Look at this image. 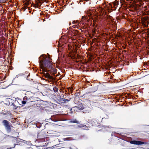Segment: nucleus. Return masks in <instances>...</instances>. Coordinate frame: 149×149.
<instances>
[{"mask_svg":"<svg viewBox=\"0 0 149 149\" xmlns=\"http://www.w3.org/2000/svg\"><path fill=\"white\" fill-rule=\"evenodd\" d=\"M39 62L42 69L44 70L45 68L50 67L52 64L49 58L44 55H42L39 58Z\"/></svg>","mask_w":149,"mask_h":149,"instance_id":"obj_1","label":"nucleus"},{"mask_svg":"<svg viewBox=\"0 0 149 149\" xmlns=\"http://www.w3.org/2000/svg\"><path fill=\"white\" fill-rule=\"evenodd\" d=\"M148 18L147 17H144L141 18V22L143 25L145 26H148Z\"/></svg>","mask_w":149,"mask_h":149,"instance_id":"obj_2","label":"nucleus"},{"mask_svg":"<svg viewBox=\"0 0 149 149\" xmlns=\"http://www.w3.org/2000/svg\"><path fill=\"white\" fill-rule=\"evenodd\" d=\"M130 143L131 144L135 145L148 144L147 142H144L138 141L133 140L131 141Z\"/></svg>","mask_w":149,"mask_h":149,"instance_id":"obj_3","label":"nucleus"},{"mask_svg":"<svg viewBox=\"0 0 149 149\" xmlns=\"http://www.w3.org/2000/svg\"><path fill=\"white\" fill-rule=\"evenodd\" d=\"M3 123L7 130H10V127L9 125L8 122L6 120H4L3 121Z\"/></svg>","mask_w":149,"mask_h":149,"instance_id":"obj_4","label":"nucleus"},{"mask_svg":"<svg viewBox=\"0 0 149 149\" xmlns=\"http://www.w3.org/2000/svg\"><path fill=\"white\" fill-rule=\"evenodd\" d=\"M77 106L79 110H82L84 109L82 104L81 103H79Z\"/></svg>","mask_w":149,"mask_h":149,"instance_id":"obj_5","label":"nucleus"},{"mask_svg":"<svg viewBox=\"0 0 149 149\" xmlns=\"http://www.w3.org/2000/svg\"><path fill=\"white\" fill-rule=\"evenodd\" d=\"M60 100L61 102L63 103H65L67 102H68L70 101L68 99H65V98H61L60 99Z\"/></svg>","mask_w":149,"mask_h":149,"instance_id":"obj_6","label":"nucleus"},{"mask_svg":"<svg viewBox=\"0 0 149 149\" xmlns=\"http://www.w3.org/2000/svg\"><path fill=\"white\" fill-rule=\"evenodd\" d=\"M45 76L46 77L49 79L50 80H52L53 79V77L48 74H45Z\"/></svg>","mask_w":149,"mask_h":149,"instance_id":"obj_7","label":"nucleus"},{"mask_svg":"<svg viewBox=\"0 0 149 149\" xmlns=\"http://www.w3.org/2000/svg\"><path fill=\"white\" fill-rule=\"evenodd\" d=\"M77 126L83 129L84 130H87L88 129L87 128V127L86 126V125H77Z\"/></svg>","mask_w":149,"mask_h":149,"instance_id":"obj_8","label":"nucleus"},{"mask_svg":"<svg viewBox=\"0 0 149 149\" xmlns=\"http://www.w3.org/2000/svg\"><path fill=\"white\" fill-rule=\"evenodd\" d=\"M70 122V123H74L79 124V122L77 121L76 119H74L73 120H71Z\"/></svg>","mask_w":149,"mask_h":149,"instance_id":"obj_9","label":"nucleus"},{"mask_svg":"<svg viewBox=\"0 0 149 149\" xmlns=\"http://www.w3.org/2000/svg\"><path fill=\"white\" fill-rule=\"evenodd\" d=\"M72 110H74V111H78L79 110L77 106L73 107L72 109Z\"/></svg>","mask_w":149,"mask_h":149,"instance_id":"obj_10","label":"nucleus"},{"mask_svg":"<svg viewBox=\"0 0 149 149\" xmlns=\"http://www.w3.org/2000/svg\"><path fill=\"white\" fill-rule=\"evenodd\" d=\"M53 90H54V91L55 92V93H56V92H57L58 91V89L56 88V87H55V88H53Z\"/></svg>","mask_w":149,"mask_h":149,"instance_id":"obj_11","label":"nucleus"},{"mask_svg":"<svg viewBox=\"0 0 149 149\" xmlns=\"http://www.w3.org/2000/svg\"><path fill=\"white\" fill-rule=\"evenodd\" d=\"M76 22L75 21H74L72 22V23L74 24H76Z\"/></svg>","mask_w":149,"mask_h":149,"instance_id":"obj_12","label":"nucleus"},{"mask_svg":"<svg viewBox=\"0 0 149 149\" xmlns=\"http://www.w3.org/2000/svg\"><path fill=\"white\" fill-rule=\"evenodd\" d=\"M26 102L25 101H24L22 102V104H26Z\"/></svg>","mask_w":149,"mask_h":149,"instance_id":"obj_13","label":"nucleus"},{"mask_svg":"<svg viewBox=\"0 0 149 149\" xmlns=\"http://www.w3.org/2000/svg\"><path fill=\"white\" fill-rule=\"evenodd\" d=\"M29 1H28V2H26V5H29Z\"/></svg>","mask_w":149,"mask_h":149,"instance_id":"obj_14","label":"nucleus"},{"mask_svg":"<svg viewBox=\"0 0 149 149\" xmlns=\"http://www.w3.org/2000/svg\"><path fill=\"white\" fill-rule=\"evenodd\" d=\"M19 75H17L16 76V77H15V78H18V77H19Z\"/></svg>","mask_w":149,"mask_h":149,"instance_id":"obj_15","label":"nucleus"}]
</instances>
